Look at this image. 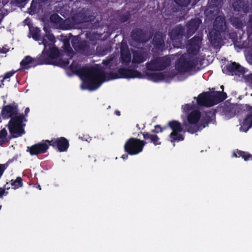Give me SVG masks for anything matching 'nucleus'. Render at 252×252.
I'll use <instances>...</instances> for the list:
<instances>
[{
    "instance_id": "obj_1",
    "label": "nucleus",
    "mask_w": 252,
    "mask_h": 252,
    "mask_svg": "<svg viewBox=\"0 0 252 252\" xmlns=\"http://www.w3.org/2000/svg\"><path fill=\"white\" fill-rule=\"evenodd\" d=\"M70 70L74 73L84 78V82L87 89L90 91L96 90L101 84L106 80L119 78H140L141 73L132 69L122 67L116 72L110 71L106 73L102 69L95 67H81L74 62L69 66Z\"/></svg>"
},
{
    "instance_id": "obj_2",
    "label": "nucleus",
    "mask_w": 252,
    "mask_h": 252,
    "mask_svg": "<svg viewBox=\"0 0 252 252\" xmlns=\"http://www.w3.org/2000/svg\"><path fill=\"white\" fill-rule=\"evenodd\" d=\"M27 121V120L23 114L16 115L10 119L8 124V128L13 138L21 136L25 133V131L23 128L25 124L23 123Z\"/></svg>"
},
{
    "instance_id": "obj_3",
    "label": "nucleus",
    "mask_w": 252,
    "mask_h": 252,
    "mask_svg": "<svg viewBox=\"0 0 252 252\" xmlns=\"http://www.w3.org/2000/svg\"><path fill=\"white\" fill-rule=\"evenodd\" d=\"M200 117L201 113L198 110H193L189 114L188 122L184 124L187 132L193 134L204 128V126L198 123Z\"/></svg>"
},
{
    "instance_id": "obj_4",
    "label": "nucleus",
    "mask_w": 252,
    "mask_h": 252,
    "mask_svg": "<svg viewBox=\"0 0 252 252\" xmlns=\"http://www.w3.org/2000/svg\"><path fill=\"white\" fill-rule=\"evenodd\" d=\"M145 144L144 140L136 138H130L125 143L124 150L130 155H136L142 151Z\"/></svg>"
},
{
    "instance_id": "obj_5",
    "label": "nucleus",
    "mask_w": 252,
    "mask_h": 252,
    "mask_svg": "<svg viewBox=\"0 0 252 252\" xmlns=\"http://www.w3.org/2000/svg\"><path fill=\"white\" fill-rule=\"evenodd\" d=\"M47 58L44 59L43 57H39L36 58H32L30 56H26L21 61L20 64L21 68L18 70H24L34 67L38 65L43 64H52L50 63Z\"/></svg>"
},
{
    "instance_id": "obj_6",
    "label": "nucleus",
    "mask_w": 252,
    "mask_h": 252,
    "mask_svg": "<svg viewBox=\"0 0 252 252\" xmlns=\"http://www.w3.org/2000/svg\"><path fill=\"white\" fill-rule=\"evenodd\" d=\"M170 63V60L166 56L157 57L146 63V68L149 71H162Z\"/></svg>"
},
{
    "instance_id": "obj_7",
    "label": "nucleus",
    "mask_w": 252,
    "mask_h": 252,
    "mask_svg": "<svg viewBox=\"0 0 252 252\" xmlns=\"http://www.w3.org/2000/svg\"><path fill=\"white\" fill-rule=\"evenodd\" d=\"M242 116H245L240 129L246 132L252 127V106L249 104H242Z\"/></svg>"
},
{
    "instance_id": "obj_8",
    "label": "nucleus",
    "mask_w": 252,
    "mask_h": 252,
    "mask_svg": "<svg viewBox=\"0 0 252 252\" xmlns=\"http://www.w3.org/2000/svg\"><path fill=\"white\" fill-rule=\"evenodd\" d=\"M222 71L223 73L231 76H240L245 73V68L236 62L227 64Z\"/></svg>"
},
{
    "instance_id": "obj_9",
    "label": "nucleus",
    "mask_w": 252,
    "mask_h": 252,
    "mask_svg": "<svg viewBox=\"0 0 252 252\" xmlns=\"http://www.w3.org/2000/svg\"><path fill=\"white\" fill-rule=\"evenodd\" d=\"M45 141L49 144V146L57 149L60 152H66L69 146L68 140L64 137L53 138L51 140H46Z\"/></svg>"
},
{
    "instance_id": "obj_10",
    "label": "nucleus",
    "mask_w": 252,
    "mask_h": 252,
    "mask_svg": "<svg viewBox=\"0 0 252 252\" xmlns=\"http://www.w3.org/2000/svg\"><path fill=\"white\" fill-rule=\"evenodd\" d=\"M203 39L202 33H198L189 40V47L188 52L192 55H196L200 49V44Z\"/></svg>"
},
{
    "instance_id": "obj_11",
    "label": "nucleus",
    "mask_w": 252,
    "mask_h": 252,
    "mask_svg": "<svg viewBox=\"0 0 252 252\" xmlns=\"http://www.w3.org/2000/svg\"><path fill=\"white\" fill-rule=\"evenodd\" d=\"M49 147V144L45 141L34 144L31 147H28L27 151L31 156L38 155L40 154L45 153Z\"/></svg>"
},
{
    "instance_id": "obj_12",
    "label": "nucleus",
    "mask_w": 252,
    "mask_h": 252,
    "mask_svg": "<svg viewBox=\"0 0 252 252\" xmlns=\"http://www.w3.org/2000/svg\"><path fill=\"white\" fill-rule=\"evenodd\" d=\"M241 112L242 104L226 105L222 107V113L228 118H231L235 115L241 116Z\"/></svg>"
},
{
    "instance_id": "obj_13",
    "label": "nucleus",
    "mask_w": 252,
    "mask_h": 252,
    "mask_svg": "<svg viewBox=\"0 0 252 252\" xmlns=\"http://www.w3.org/2000/svg\"><path fill=\"white\" fill-rule=\"evenodd\" d=\"M196 65L194 60H188L184 58H180L176 64V68L179 72L188 71Z\"/></svg>"
},
{
    "instance_id": "obj_14",
    "label": "nucleus",
    "mask_w": 252,
    "mask_h": 252,
    "mask_svg": "<svg viewBox=\"0 0 252 252\" xmlns=\"http://www.w3.org/2000/svg\"><path fill=\"white\" fill-rule=\"evenodd\" d=\"M18 109L17 105L8 104L4 106L1 109V115L3 119H7L18 114Z\"/></svg>"
},
{
    "instance_id": "obj_15",
    "label": "nucleus",
    "mask_w": 252,
    "mask_h": 252,
    "mask_svg": "<svg viewBox=\"0 0 252 252\" xmlns=\"http://www.w3.org/2000/svg\"><path fill=\"white\" fill-rule=\"evenodd\" d=\"M73 25L79 24L90 21V17L86 15V11L82 9L79 12L74 14L69 19Z\"/></svg>"
},
{
    "instance_id": "obj_16",
    "label": "nucleus",
    "mask_w": 252,
    "mask_h": 252,
    "mask_svg": "<svg viewBox=\"0 0 252 252\" xmlns=\"http://www.w3.org/2000/svg\"><path fill=\"white\" fill-rule=\"evenodd\" d=\"M233 10L235 12L247 13L249 12L250 4L246 0H236L232 4Z\"/></svg>"
},
{
    "instance_id": "obj_17",
    "label": "nucleus",
    "mask_w": 252,
    "mask_h": 252,
    "mask_svg": "<svg viewBox=\"0 0 252 252\" xmlns=\"http://www.w3.org/2000/svg\"><path fill=\"white\" fill-rule=\"evenodd\" d=\"M45 34L42 37L41 42L39 44H43L45 50L48 46H52L55 42V36L50 32V29L46 27L43 28Z\"/></svg>"
},
{
    "instance_id": "obj_18",
    "label": "nucleus",
    "mask_w": 252,
    "mask_h": 252,
    "mask_svg": "<svg viewBox=\"0 0 252 252\" xmlns=\"http://www.w3.org/2000/svg\"><path fill=\"white\" fill-rule=\"evenodd\" d=\"M197 103L199 105L210 107L213 106L211 98V93L206 92L199 94L197 97Z\"/></svg>"
},
{
    "instance_id": "obj_19",
    "label": "nucleus",
    "mask_w": 252,
    "mask_h": 252,
    "mask_svg": "<svg viewBox=\"0 0 252 252\" xmlns=\"http://www.w3.org/2000/svg\"><path fill=\"white\" fill-rule=\"evenodd\" d=\"M201 21L198 18L191 19L187 24V36L189 38L192 36L198 29Z\"/></svg>"
},
{
    "instance_id": "obj_20",
    "label": "nucleus",
    "mask_w": 252,
    "mask_h": 252,
    "mask_svg": "<svg viewBox=\"0 0 252 252\" xmlns=\"http://www.w3.org/2000/svg\"><path fill=\"white\" fill-rule=\"evenodd\" d=\"M213 30L221 32H225L227 26L225 18L224 16H218L214 20L213 24Z\"/></svg>"
},
{
    "instance_id": "obj_21",
    "label": "nucleus",
    "mask_w": 252,
    "mask_h": 252,
    "mask_svg": "<svg viewBox=\"0 0 252 252\" xmlns=\"http://www.w3.org/2000/svg\"><path fill=\"white\" fill-rule=\"evenodd\" d=\"M49 0H32L31 6L28 9L29 13L30 15H34L38 13L44 4Z\"/></svg>"
},
{
    "instance_id": "obj_22",
    "label": "nucleus",
    "mask_w": 252,
    "mask_h": 252,
    "mask_svg": "<svg viewBox=\"0 0 252 252\" xmlns=\"http://www.w3.org/2000/svg\"><path fill=\"white\" fill-rule=\"evenodd\" d=\"M185 33V29L181 25H178L170 32H169V36L171 40L180 39L182 38Z\"/></svg>"
},
{
    "instance_id": "obj_23",
    "label": "nucleus",
    "mask_w": 252,
    "mask_h": 252,
    "mask_svg": "<svg viewBox=\"0 0 252 252\" xmlns=\"http://www.w3.org/2000/svg\"><path fill=\"white\" fill-rule=\"evenodd\" d=\"M222 32L215 30L209 32L208 38L211 44L214 47L219 46L221 41V33Z\"/></svg>"
},
{
    "instance_id": "obj_24",
    "label": "nucleus",
    "mask_w": 252,
    "mask_h": 252,
    "mask_svg": "<svg viewBox=\"0 0 252 252\" xmlns=\"http://www.w3.org/2000/svg\"><path fill=\"white\" fill-rule=\"evenodd\" d=\"M227 97L226 93L223 91H215L211 92V98L213 105L219 104L222 102Z\"/></svg>"
},
{
    "instance_id": "obj_25",
    "label": "nucleus",
    "mask_w": 252,
    "mask_h": 252,
    "mask_svg": "<svg viewBox=\"0 0 252 252\" xmlns=\"http://www.w3.org/2000/svg\"><path fill=\"white\" fill-rule=\"evenodd\" d=\"M153 43L157 49L162 50L164 49L165 44L162 33L157 32L155 33L153 39Z\"/></svg>"
},
{
    "instance_id": "obj_26",
    "label": "nucleus",
    "mask_w": 252,
    "mask_h": 252,
    "mask_svg": "<svg viewBox=\"0 0 252 252\" xmlns=\"http://www.w3.org/2000/svg\"><path fill=\"white\" fill-rule=\"evenodd\" d=\"M131 37L134 41L137 42L142 43L145 41V35L142 29L135 28L132 31Z\"/></svg>"
},
{
    "instance_id": "obj_27",
    "label": "nucleus",
    "mask_w": 252,
    "mask_h": 252,
    "mask_svg": "<svg viewBox=\"0 0 252 252\" xmlns=\"http://www.w3.org/2000/svg\"><path fill=\"white\" fill-rule=\"evenodd\" d=\"M121 58L122 62L125 63H129L131 60V54L126 44L121 46Z\"/></svg>"
},
{
    "instance_id": "obj_28",
    "label": "nucleus",
    "mask_w": 252,
    "mask_h": 252,
    "mask_svg": "<svg viewBox=\"0 0 252 252\" xmlns=\"http://www.w3.org/2000/svg\"><path fill=\"white\" fill-rule=\"evenodd\" d=\"M47 55H40L39 57H43L44 59L47 58L50 63H52V64L56 65L55 63L52 62L50 61L51 59H57L59 56V51L58 48L53 47L50 48L49 50L46 52Z\"/></svg>"
},
{
    "instance_id": "obj_29",
    "label": "nucleus",
    "mask_w": 252,
    "mask_h": 252,
    "mask_svg": "<svg viewBox=\"0 0 252 252\" xmlns=\"http://www.w3.org/2000/svg\"><path fill=\"white\" fill-rule=\"evenodd\" d=\"M72 44L76 51L82 54L86 53L89 48L87 42L85 40L78 41L77 43L72 42Z\"/></svg>"
},
{
    "instance_id": "obj_30",
    "label": "nucleus",
    "mask_w": 252,
    "mask_h": 252,
    "mask_svg": "<svg viewBox=\"0 0 252 252\" xmlns=\"http://www.w3.org/2000/svg\"><path fill=\"white\" fill-rule=\"evenodd\" d=\"M168 126L172 130V132L177 131L185 133L187 131L186 129H184V127L181 123L176 120H172L169 121L168 123Z\"/></svg>"
},
{
    "instance_id": "obj_31",
    "label": "nucleus",
    "mask_w": 252,
    "mask_h": 252,
    "mask_svg": "<svg viewBox=\"0 0 252 252\" xmlns=\"http://www.w3.org/2000/svg\"><path fill=\"white\" fill-rule=\"evenodd\" d=\"M30 33L32 35V38L37 41H41L42 38L40 35V30L37 27H33L32 24H28Z\"/></svg>"
},
{
    "instance_id": "obj_32",
    "label": "nucleus",
    "mask_w": 252,
    "mask_h": 252,
    "mask_svg": "<svg viewBox=\"0 0 252 252\" xmlns=\"http://www.w3.org/2000/svg\"><path fill=\"white\" fill-rule=\"evenodd\" d=\"M216 111L215 110H212L211 111H208L206 113L205 117L203 118L202 124L201 125L202 126H204L205 127L210 123H212L213 120V118L215 117Z\"/></svg>"
},
{
    "instance_id": "obj_33",
    "label": "nucleus",
    "mask_w": 252,
    "mask_h": 252,
    "mask_svg": "<svg viewBox=\"0 0 252 252\" xmlns=\"http://www.w3.org/2000/svg\"><path fill=\"white\" fill-rule=\"evenodd\" d=\"M232 156L235 158L241 157L245 161L252 160V155L248 152H244L238 149L233 151Z\"/></svg>"
},
{
    "instance_id": "obj_34",
    "label": "nucleus",
    "mask_w": 252,
    "mask_h": 252,
    "mask_svg": "<svg viewBox=\"0 0 252 252\" xmlns=\"http://www.w3.org/2000/svg\"><path fill=\"white\" fill-rule=\"evenodd\" d=\"M181 132H182L173 131L171 132L169 134V137L170 141L173 143L174 146L175 145L174 143L175 142H180L184 140L185 136Z\"/></svg>"
},
{
    "instance_id": "obj_35",
    "label": "nucleus",
    "mask_w": 252,
    "mask_h": 252,
    "mask_svg": "<svg viewBox=\"0 0 252 252\" xmlns=\"http://www.w3.org/2000/svg\"><path fill=\"white\" fill-rule=\"evenodd\" d=\"M149 79L155 82H158L163 80L165 78V75L162 72H154L148 74Z\"/></svg>"
},
{
    "instance_id": "obj_36",
    "label": "nucleus",
    "mask_w": 252,
    "mask_h": 252,
    "mask_svg": "<svg viewBox=\"0 0 252 252\" xmlns=\"http://www.w3.org/2000/svg\"><path fill=\"white\" fill-rule=\"evenodd\" d=\"M231 24L236 29H241L243 27V23L240 18L232 16L229 19Z\"/></svg>"
},
{
    "instance_id": "obj_37",
    "label": "nucleus",
    "mask_w": 252,
    "mask_h": 252,
    "mask_svg": "<svg viewBox=\"0 0 252 252\" xmlns=\"http://www.w3.org/2000/svg\"><path fill=\"white\" fill-rule=\"evenodd\" d=\"M62 48L64 52L66 53L70 56V59H71L73 56V51L70 47L69 39L67 38L63 39Z\"/></svg>"
},
{
    "instance_id": "obj_38",
    "label": "nucleus",
    "mask_w": 252,
    "mask_h": 252,
    "mask_svg": "<svg viewBox=\"0 0 252 252\" xmlns=\"http://www.w3.org/2000/svg\"><path fill=\"white\" fill-rule=\"evenodd\" d=\"M146 59L141 52L135 51L133 53L132 62L136 63H143Z\"/></svg>"
},
{
    "instance_id": "obj_39",
    "label": "nucleus",
    "mask_w": 252,
    "mask_h": 252,
    "mask_svg": "<svg viewBox=\"0 0 252 252\" xmlns=\"http://www.w3.org/2000/svg\"><path fill=\"white\" fill-rule=\"evenodd\" d=\"M12 188L14 189H18L23 186V180L21 177H17L16 179L10 181Z\"/></svg>"
},
{
    "instance_id": "obj_40",
    "label": "nucleus",
    "mask_w": 252,
    "mask_h": 252,
    "mask_svg": "<svg viewBox=\"0 0 252 252\" xmlns=\"http://www.w3.org/2000/svg\"><path fill=\"white\" fill-rule=\"evenodd\" d=\"M49 19L51 23L56 24H60L63 21V19L56 13L51 14L49 17Z\"/></svg>"
},
{
    "instance_id": "obj_41",
    "label": "nucleus",
    "mask_w": 252,
    "mask_h": 252,
    "mask_svg": "<svg viewBox=\"0 0 252 252\" xmlns=\"http://www.w3.org/2000/svg\"><path fill=\"white\" fill-rule=\"evenodd\" d=\"M174 2L181 8L187 7L190 2L191 0H173Z\"/></svg>"
},
{
    "instance_id": "obj_42",
    "label": "nucleus",
    "mask_w": 252,
    "mask_h": 252,
    "mask_svg": "<svg viewBox=\"0 0 252 252\" xmlns=\"http://www.w3.org/2000/svg\"><path fill=\"white\" fill-rule=\"evenodd\" d=\"M87 37L88 38L90 43L93 45H95L97 43V40L96 38V35L94 33H87L86 34Z\"/></svg>"
},
{
    "instance_id": "obj_43",
    "label": "nucleus",
    "mask_w": 252,
    "mask_h": 252,
    "mask_svg": "<svg viewBox=\"0 0 252 252\" xmlns=\"http://www.w3.org/2000/svg\"><path fill=\"white\" fill-rule=\"evenodd\" d=\"M210 6L213 8H218L222 3V0H209Z\"/></svg>"
},
{
    "instance_id": "obj_44",
    "label": "nucleus",
    "mask_w": 252,
    "mask_h": 252,
    "mask_svg": "<svg viewBox=\"0 0 252 252\" xmlns=\"http://www.w3.org/2000/svg\"><path fill=\"white\" fill-rule=\"evenodd\" d=\"M168 127L169 126H168V124L167 126L163 127H161L160 125H157L155 126V129L152 130L151 131L154 133L161 132L164 130L167 129Z\"/></svg>"
},
{
    "instance_id": "obj_45",
    "label": "nucleus",
    "mask_w": 252,
    "mask_h": 252,
    "mask_svg": "<svg viewBox=\"0 0 252 252\" xmlns=\"http://www.w3.org/2000/svg\"><path fill=\"white\" fill-rule=\"evenodd\" d=\"M150 142L153 143L155 145H160L159 138L156 134H152L150 139Z\"/></svg>"
},
{
    "instance_id": "obj_46",
    "label": "nucleus",
    "mask_w": 252,
    "mask_h": 252,
    "mask_svg": "<svg viewBox=\"0 0 252 252\" xmlns=\"http://www.w3.org/2000/svg\"><path fill=\"white\" fill-rule=\"evenodd\" d=\"M130 17V15L129 12L121 15L120 16L119 20L121 23H124L127 21Z\"/></svg>"
},
{
    "instance_id": "obj_47",
    "label": "nucleus",
    "mask_w": 252,
    "mask_h": 252,
    "mask_svg": "<svg viewBox=\"0 0 252 252\" xmlns=\"http://www.w3.org/2000/svg\"><path fill=\"white\" fill-rule=\"evenodd\" d=\"M7 135V132L5 128H3L0 131V139H2L3 142H7L6 137Z\"/></svg>"
},
{
    "instance_id": "obj_48",
    "label": "nucleus",
    "mask_w": 252,
    "mask_h": 252,
    "mask_svg": "<svg viewBox=\"0 0 252 252\" xmlns=\"http://www.w3.org/2000/svg\"><path fill=\"white\" fill-rule=\"evenodd\" d=\"M9 161H7L5 164H0V178L2 176L4 171L8 166Z\"/></svg>"
},
{
    "instance_id": "obj_49",
    "label": "nucleus",
    "mask_w": 252,
    "mask_h": 252,
    "mask_svg": "<svg viewBox=\"0 0 252 252\" xmlns=\"http://www.w3.org/2000/svg\"><path fill=\"white\" fill-rule=\"evenodd\" d=\"M193 107L194 106L193 105L189 103L182 106L183 111L187 113H189L190 110L193 109Z\"/></svg>"
},
{
    "instance_id": "obj_50",
    "label": "nucleus",
    "mask_w": 252,
    "mask_h": 252,
    "mask_svg": "<svg viewBox=\"0 0 252 252\" xmlns=\"http://www.w3.org/2000/svg\"><path fill=\"white\" fill-rule=\"evenodd\" d=\"M245 79L247 83L252 88V74L246 76Z\"/></svg>"
},
{
    "instance_id": "obj_51",
    "label": "nucleus",
    "mask_w": 252,
    "mask_h": 252,
    "mask_svg": "<svg viewBox=\"0 0 252 252\" xmlns=\"http://www.w3.org/2000/svg\"><path fill=\"white\" fill-rule=\"evenodd\" d=\"M17 71H10L9 72H7L5 73L4 76L3 77V79H7L8 78H10L11 76H12Z\"/></svg>"
},
{
    "instance_id": "obj_52",
    "label": "nucleus",
    "mask_w": 252,
    "mask_h": 252,
    "mask_svg": "<svg viewBox=\"0 0 252 252\" xmlns=\"http://www.w3.org/2000/svg\"><path fill=\"white\" fill-rule=\"evenodd\" d=\"M140 134H142L143 135V137L145 140H150L151 137L152 135V134L149 133L148 132H144L143 133L141 132Z\"/></svg>"
},
{
    "instance_id": "obj_53",
    "label": "nucleus",
    "mask_w": 252,
    "mask_h": 252,
    "mask_svg": "<svg viewBox=\"0 0 252 252\" xmlns=\"http://www.w3.org/2000/svg\"><path fill=\"white\" fill-rule=\"evenodd\" d=\"M8 192L5 191L4 188H0V198H2L4 195H6Z\"/></svg>"
},
{
    "instance_id": "obj_54",
    "label": "nucleus",
    "mask_w": 252,
    "mask_h": 252,
    "mask_svg": "<svg viewBox=\"0 0 252 252\" xmlns=\"http://www.w3.org/2000/svg\"><path fill=\"white\" fill-rule=\"evenodd\" d=\"M60 62L63 66H66L69 64V61L68 60H61Z\"/></svg>"
},
{
    "instance_id": "obj_55",
    "label": "nucleus",
    "mask_w": 252,
    "mask_h": 252,
    "mask_svg": "<svg viewBox=\"0 0 252 252\" xmlns=\"http://www.w3.org/2000/svg\"><path fill=\"white\" fill-rule=\"evenodd\" d=\"M9 49L6 48V46L0 48V53L5 54L8 52Z\"/></svg>"
},
{
    "instance_id": "obj_56",
    "label": "nucleus",
    "mask_w": 252,
    "mask_h": 252,
    "mask_svg": "<svg viewBox=\"0 0 252 252\" xmlns=\"http://www.w3.org/2000/svg\"><path fill=\"white\" fill-rule=\"evenodd\" d=\"M111 63V60H104L102 62L103 64L105 66H109L110 67L109 64Z\"/></svg>"
},
{
    "instance_id": "obj_57",
    "label": "nucleus",
    "mask_w": 252,
    "mask_h": 252,
    "mask_svg": "<svg viewBox=\"0 0 252 252\" xmlns=\"http://www.w3.org/2000/svg\"><path fill=\"white\" fill-rule=\"evenodd\" d=\"M248 24V27H251L252 28V15H250Z\"/></svg>"
},
{
    "instance_id": "obj_58",
    "label": "nucleus",
    "mask_w": 252,
    "mask_h": 252,
    "mask_svg": "<svg viewBox=\"0 0 252 252\" xmlns=\"http://www.w3.org/2000/svg\"><path fill=\"white\" fill-rule=\"evenodd\" d=\"M30 112V108L29 107H27L25 110V114H23L24 116H25V117L26 118V117L28 116V113Z\"/></svg>"
},
{
    "instance_id": "obj_59",
    "label": "nucleus",
    "mask_w": 252,
    "mask_h": 252,
    "mask_svg": "<svg viewBox=\"0 0 252 252\" xmlns=\"http://www.w3.org/2000/svg\"><path fill=\"white\" fill-rule=\"evenodd\" d=\"M15 2L18 4H22L25 2H27L28 0H15Z\"/></svg>"
},
{
    "instance_id": "obj_60",
    "label": "nucleus",
    "mask_w": 252,
    "mask_h": 252,
    "mask_svg": "<svg viewBox=\"0 0 252 252\" xmlns=\"http://www.w3.org/2000/svg\"><path fill=\"white\" fill-rule=\"evenodd\" d=\"M248 60L249 62L252 64V53L249 55Z\"/></svg>"
},
{
    "instance_id": "obj_61",
    "label": "nucleus",
    "mask_w": 252,
    "mask_h": 252,
    "mask_svg": "<svg viewBox=\"0 0 252 252\" xmlns=\"http://www.w3.org/2000/svg\"><path fill=\"white\" fill-rule=\"evenodd\" d=\"M128 154L127 153V154H124L123 155H122V156L121 157V158L123 159H126L127 158H128Z\"/></svg>"
},
{
    "instance_id": "obj_62",
    "label": "nucleus",
    "mask_w": 252,
    "mask_h": 252,
    "mask_svg": "<svg viewBox=\"0 0 252 252\" xmlns=\"http://www.w3.org/2000/svg\"><path fill=\"white\" fill-rule=\"evenodd\" d=\"M115 113H116V114L117 115H118V116H120V111H116V112H115Z\"/></svg>"
},
{
    "instance_id": "obj_63",
    "label": "nucleus",
    "mask_w": 252,
    "mask_h": 252,
    "mask_svg": "<svg viewBox=\"0 0 252 252\" xmlns=\"http://www.w3.org/2000/svg\"><path fill=\"white\" fill-rule=\"evenodd\" d=\"M9 0H2V3H7Z\"/></svg>"
},
{
    "instance_id": "obj_64",
    "label": "nucleus",
    "mask_w": 252,
    "mask_h": 252,
    "mask_svg": "<svg viewBox=\"0 0 252 252\" xmlns=\"http://www.w3.org/2000/svg\"><path fill=\"white\" fill-rule=\"evenodd\" d=\"M5 79H3V78L1 80V83L2 85H4L3 82Z\"/></svg>"
}]
</instances>
